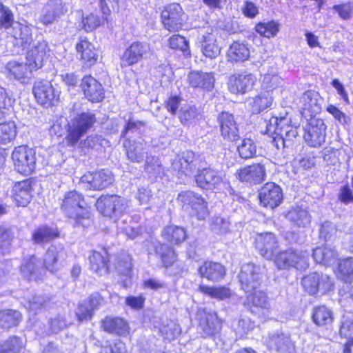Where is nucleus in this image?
<instances>
[{
  "label": "nucleus",
  "mask_w": 353,
  "mask_h": 353,
  "mask_svg": "<svg viewBox=\"0 0 353 353\" xmlns=\"http://www.w3.org/2000/svg\"><path fill=\"white\" fill-rule=\"evenodd\" d=\"M83 195L76 190L65 192L61 199V210L74 221V226L88 227L91 223L90 212L84 208Z\"/></svg>",
  "instance_id": "f257e3e1"
},
{
  "label": "nucleus",
  "mask_w": 353,
  "mask_h": 353,
  "mask_svg": "<svg viewBox=\"0 0 353 353\" xmlns=\"http://www.w3.org/2000/svg\"><path fill=\"white\" fill-rule=\"evenodd\" d=\"M97 121L95 113L87 110L77 114L68 123L66 140L69 145H74L79 143L81 137L87 133Z\"/></svg>",
  "instance_id": "f03ea898"
},
{
  "label": "nucleus",
  "mask_w": 353,
  "mask_h": 353,
  "mask_svg": "<svg viewBox=\"0 0 353 353\" xmlns=\"http://www.w3.org/2000/svg\"><path fill=\"white\" fill-rule=\"evenodd\" d=\"M309 254L301 250H288L276 254L275 264L279 269L294 268L305 270L309 266Z\"/></svg>",
  "instance_id": "7ed1b4c3"
},
{
  "label": "nucleus",
  "mask_w": 353,
  "mask_h": 353,
  "mask_svg": "<svg viewBox=\"0 0 353 353\" xmlns=\"http://www.w3.org/2000/svg\"><path fill=\"white\" fill-rule=\"evenodd\" d=\"M15 170L23 175H30L36 168V152L26 145L16 147L12 153Z\"/></svg>",
  "instance_id": "20e7f679"
},
{
  "label": "nucleus",
  "mask_w": 353,
  "mask_h": 353,
  "mask_svg": "<svg viewBox=\"0 0 353 353\" xmlns=\"http://www.w3.org/2000/svg\"><path fill=\"white\" fill-rule=\"evenodd\" d=\"M128 206L127 200L116 194L102 195L96 203L97 210L108 216L122 214L126 210Z\"/></svg>",
  "instance_id": "39448f33"
},
{
  "label": "nucleus",
  "mask_w": 353,
  "mask_h": 353,
  "mask_svg": "<svg viewBox=\"0 0 353 353\" xmlns=\"http://www.w3.org/2000/svg\"><path fill=\"white\" fill-rule=\"evenodd\" d=\"M177 201L183 207H190L199 220H203L208 215L207 203L201 195L190 190L182 191L178 194Z\"/></svg>",
  "instance_id": "423d86ee"
},
{
  "label": "nucleus",
  "mask_w": 353,
  "mask_h": 353,
  "mask_svg": "<svg viewBox=\"0 0 353 353\" xmlns=\"http://www.w3.org/2000/svg\"><path fill=\"white\" fill-rule=\"evenodd\" d=\"M305 290L310 295L318 292L325 294L333 288V282L327 274L312 272L304 276L301 281Z\"/></svg>",
  "instance_id": "0eeeda50"
},
{
  "label": "nucleus",
  "mask_w": 353,
  "mask_h": 353,
  "mask_svg": "<svg viewBox=\"0 0 353 353\" xmlns=\"http://www.w3.org/2000/svg\"><path fill=\"white\" fill-rule=\"evenodd\" d=\"M152 54L150 45L146 42L134 41L124 51L121 57L122 68L132 65Z\"/></svg>",
  "instance_id": "6e6552de"
},
{
  "label": "nucleus",
  "mask_w": 353,
  "mask_h": 353,
  "mask_svg": "<svg viewBox=\"0 0 353 353\" xmlns=\"http://www.w3.org/2000/svg\"><path fill=\"white\" fill-rule=\"evenodd\" d=\"M266 133L279 135L290 141L298 134L297 128L291 125V119L287 116L271 118L266 125Z\"/></svg>",
  "instance_id": "1a4fd4ad"
},
{
  "label": "nucleus",
  "mask_w": 353,
  "mask_h": 353,
  "mask_svg": "<svg viewBox=\"0 0 353 353\" xmlns=\"http://www.w3.org/2000/svg\"><path fill=\"white\" fill-rule=\"evenodd\" d=\"M199 159L192 151L183 152L181 157L175 159L172 167L179 179L185 181L195 170Z\"/></svg>",
  "instance_id": "9d476101"
},
{
  "label": "nucleus",
  "mask_w": 353,
  "mask_h": 353,
  "mask_svg": "<svg viewBox=\"0 0 353 353\" xmlns=\"http://www.w3.org/2000/svg\"><path fill=\"white\" fill-rule=\"evenodd\" d=\"M326 126L321 119L310 118L307 125L305 127L304 139L311 147H319L325 140Z\"/></svg>",
  "instance_id": "9b49d317"
},
{
  "label": "nucleus",
  "mask_w": 353,
  "mask_h": 353,
  "mask_svg": "<svg viewBox=\"0 0 353 353\" xmlns=\"http://www.w3.org/2000/svg\"><path fill=\"white\" fill-rule=\"evenodd\" d=\"M261 268L254 263L243 264L239 274L242 289L245 292H251L256 290L260 284Z\"/></svg>",
  "instance_id": "f8f14e48"
},
{
  "label": "nucleus",
  "mask_w": 353,
  "mask_h": 353,
  "mask_svg": "<svg viewBox=\"0 0 353 353\" xmlns=\"http://www.w3.org/2000/svg\"><path fill=\"white\" fill-rule=\"evenodd\" d=\"M235 176L241 182L256 185L265 181L266 170L261 163H254L238 169Z\"/></svg>",
  "instance_id": "ddd939ff"
},
{
  "label": "nucleus",
  "mask_w": 353,
  "mask_h": 353,
  "mask_svg": "<svg viewBox=\"0 0 353 353\" xmlns=\"http://www.w3.org/2000/svg\"><path fill=\"white\" fill-rule=\"evenodd\" d=\"M183 15V10L179 3H171L165 7L161 17L165 28L172 32L181 28Z\"/></svg>",
  "instance_id": "4468645a"
},
{
  "label": "nucleus",
  "mask_w": 353,
  "mask_h": 353,
  "mask_svg": "<svg viewBox=\"0 0 353 353\" xmlns=\"http://www.w3.org/2000/svg\"><path fill=\"white\" fill-rule=\"evenodd\" d=\"M217 121L219 124L221 135L228 141H236L240 138L237 122L232 114L222 112L219 114Z\"/></svg>",
  "instance_id": "2eb2a0df"
},
{
  "label": "nucleus",
  "mask_w": 353,
  "mask_h": 353,
  "mask_svg": "<svg viewBox=\"0 0 353 353\" xmlns=\"http://www.w3.org/2000/svg\"><path fill=\"white\" fill-rule=\"evenodd\" d=\"M256 81L252 73H235L229 77L228 89L233 94H245L252 90Z\"/></svg>",
  "instance_id": "dca6fc26"
},
{
  "label": "nucleus",
  "mask_w": 353,
  "mask_h": 353,
  "mask_svg": "<svg viewBox=\"0 0 353 353\" xmlns=\"http://www.w3.org/2000/svg\"><path fill=\"white\" fill-rule=\"evenodd\" d=\"M113 175L109 170H100L97 172H89L81 178L83 183H87L88 188L94 190H99L106 188L112 183Z\"/></svg>",
  "instance_id": "f3484780"
},
{
  "label": "nucleus",
  "mask_w": 353,
  "mask_h": 353,
  "mask_svg": "<svg viewBox=\"0 0 353 353\" xmlns=\"http://www.w3.org/2000/svg\"><path fill=\"white\" fill-rule=\"evenodd\" d=\"M194 179L199 187L206 190L216 188L223 181L220 172L211 167L199 168Z\"/></svg>",
  "instance_id": "a211bd4d"
},
{
  "label": "nucleus",
  "mask_w": 353,
  "mask_h": 353,
  "mask_svg": "<svg viewBox=\"0 0 353 353\" xmlns=\"http://www.w3.org/2000/svg\"><path fill=\"white\" fill-rule=\"evenodd\" d=\"M255 247L264 258L272 260L276 256L279 244L273 233L266 232L257 235L255 239Z\"/></svg>",
  "instance_id": "6ab92c4d"
},
{
  "label": "nucleus",
  "mask_w": 353,
  "mask_h": 353,
  "mask_svg": "<svg viewBox=\"0 0 353 353\" xmlns=\"http://www.w3.org/2000/svg\"><path fill=\"white\" fill-rule=\"evenodd\" d=\"M32 91L38 103L44 106L54 105L59 101V94L49 82H37Z\"/></svg>",
  "instance_id": "aec40b11"
},
{
  "label": "nucleus",
  "mask_w": 353,
  "mask_h": 353,
  "mask_svg": "<svg viewBox=\"0 0 353 353\" xmlns=\"http://www.w3.org/2000/svg\"><path fill=\"white\" fill-rule=\"evenodd\" d=\"M259 199L263 206L273 209L283 200L282 190L274 183H267L260 190Z\"/></svg>",
  "instance_id": "412c9836"
},
{
  "label": "nucleus",
  "mask_w": 353,
  "mask_h": 353,
  "mask_svg": "<svg viewBox=\"0 0 353 353\" xmlns=\"http://www.w3.org/2000/svg\"><path fill=\"white\" fill-rule=\"evenodd\" d=\"M32 46L27 52L26 59L33 68L37 69L43 66L44 60L47 58L49 51L48 43L43 39H35L32 42Z\"/></svg>",
  "instance_id": "4be33fe9"
},
{
  "label": "nucleus",
  "mask_w": 353,
  "mask_h": 353,
  "mask_svg": "<svg viewBox=\"0 0 353 353\" xmlns=\"http://www.w3.org/2000/svg\"><path fill=\"white\" fill-rule=\"evenodd\" d=\"M81 88L85 97L92 103L100 102L105 98L102 85L90 75L82 79Z\"/></svg>",
  "instance_id": "5701e85b"
},
{
  "label": "nucleus",
  "mask_w": 353,
  "mask_h": 353,
  "mask_svg": "<svg viewBox=\"0 0 353 353\" xmlns=\"http://www.w3.org/2000/svg\"><path fill=\"white\" fill-rule=\"evenodd\" d=\"M9 77L17 80L21 83H27L32 77V70L36 68L30 65V62L9 61L6 66Z\"/></svg>",
  "instance_id": "b1692460"
},
{
  "label": "nucleus",
  "mask_w": 353,
  "mask_h": 353,
  "mask_svg": "<svg viewBox=\"0 0 353 353\" xmlns=\"http://www.w3.org/2000/svg\"><path fill=\"white\" fill-rule=\"evenodd\" d=\"M66 258L67 253L61 245H51L44 255L43 264L46 270L54 272L59 269Z\"/></svg>",
  "instance_id": "393cba45"
},
{
  "label": "nucleus",
  "mask_w": 353,
  "mask_h": 353,
  "mask_svg": "<svg viewBox=\"0 0 353 353\" xmlns=\"http://www.w3.org/2000/svg\"><path fill=\"white\" fill-rule=\"evenodd\" d=\"M267 343L279 353H294L295 351L294 343L290 336L283 332H276L270 334Z\"/></svg>",
  "instance_id": "a878e982"
},
{
  "label": "nucleus",
  "mask_w": 353,
  "mask_h": 353,
  "mask_svg": "<svg viewBox=\"0 0 353 353\" xmlns=\"http://www.w3.org/2000/svg\"><path fill=\"white\" fill-rule=\"evenodd\" d=\"M128 159L132 162L141 163L148 155V145L144 140L131 141L126 139L123 142Z\"/></svg>",
  "instance_id": "bb28decb"
},
{
  "label": "nucleus",
  "mask_w": 353,
  "mask_h": 353,
  "mask_svg": "<svg viewBox=\"0 0 353 353\" xmlns=\"http://www.w3.org/2000/svg\"><path fill=\"white\" fill-rule=\"evenodd\" d=\"M188 81L194 88L210 91L214 88L215 78L213 72L193 71L189 73Z\"/></svg>",
  "instance_id": "cd10ccee"
},
{
  "label": "nucleus",
  "mask_w": 353,
  "mask_h": 353,
  "mask_svg": "<svg viewBox=\"0 0 353 353\" xmlns=\"http://www.w3.org/2000/svg\"><path fill=\"white\" fill-rule=\"evenodd\" d=\"M301 108L303 110V114L310 118L315 117V115L321 112V107L319 103V96L317 92L307 91L300 99Z\"/></svg>",
  "instance_id": "c85d7f7f"
},
{
  "label": "nucleus",
  "mask_w": 353,
  "mask_h": 353,
  "mask_svg": "<svg viewBox=\"0 0 353 353\" xmlns=\"http://www.w3.org/2000/svg\"><path fill=\"white\" fill-rule=\"evenodd\" d=\"M200 43L201 52L205 57L214 59L220 55L221 48L217 43L215 32H205L201 37Z\"/></svg>",
  "instance_id": "c756f323"
},
{
  "label": "nucleus",
  "mask_w": 353,
  "mask_h": 353,
  "mask_svg": "<svg viewBox=\"0 0 353 353\" xmlns=\"http://www.w3.org/2000/svg\"><path fill=\"white\" fill-rule=\"evenodd\" d=\"M248 301L252 304V312L265 319L270 314V303L266 294L258 291L251 294L248 297Z\"/></svg>",
  "instance_id": "7c9ffc66"
},
{
  "label": "nucleus",
  "mask_w": 353,
  "mask_h": 353,
  "mask_svg": "<svg viewBox=\"0 0 353 353\" xmlns=\"http://www.w3.org/2000/svg\"><path fill=\"white\" fill-rule=\"evenodd\" d=\"M31 182L25 180L16 183L12 189V197L17 206H26L32 198Z\"/></svg>",
  "instance_id": "2f4dec72"
},
{
  "label": "nucleus",
  "mask_w": 353,
  "mask_h": 353,
  "mask_svg": "<svg viewBox=\"0 0 353 353\" xmlns=\"http://www.w3.org/2000/svg\"><path fill=\"white\" fill-rule=\"evenodd\" d=\"M198 273L202 278L212 281H218L223 278L226 270L220 263L208 261L199 267Z\"/></svg>",
  "instance_id": "473e14b6"
},
{
  "label": "nucleus",
  "mask_w": 353,
  "mask_h": 353,
  "mask_svg": "<svg viewBox=\"0 0 353 353\" xmlns=\"http://www.w3.org/2000/svg\"><path fill=\"white\" fill-rule=\"evenodd\" d=\"M76 49L80 58L88 66L94 65L98 58L97 51L94 46L84 37H81L80 41L76 45Z\"/></svg>",
  "instance_id": "72a5a7b5"
},
{
  "label": "nucleus",
  "mask_w": 353,
  "mask_h": 353,
  "mask_svg": "<svg viewBox=\"0 0 353 353\" xmlns=\"http://www.w3.org/2000/svg\"><path fill=\"white\" fill-rule=\"evenodd\" d=\"M199 325L206 336H212L221 329V321L216 313L200 312Z\"/></svg>",
  "instance_id": "f704fd0d"
},
{
  "label": "nucleus",
  "mask_w": 353,
  "mask_h": 353,
  "mask_svg": "<svg viewBox=\"0 0 353 353\" xmlns=\"http://www.w3.org/2000/svg\"><path fill=\"white\" fill-rule=\"evenodd\" d=\"M250 56L248 44L245 42L234 41L227 51V57L230 62H243Z\"/></svg>",
  "instance_id": "c9c22d12"
},
{
  "label": "nucleus",
  "mask_w": 353,
  "mask_h": 353,
  "mask_svg": "<svg viewBox=\"0 0 353 353\" xmlns=\"http://www.w3.org/2000/svg\"><path fill=\"white\" fill-rule=\"evenodd\" d=\"M12 34L15 40V44L23 48L30 46L33 41L31 28L19 22L14 23Z\"/></svg>",
  "instance_id": "e433bc0d"
},
{
  "label": "nucleus",
  "mask_w": 353,
  "mask_h": 353,
  "mask_svg": "<svg viewBox=\"0 0 353 353\" xmlns=\"http://www.w3.org/2000/svg\"><path fill=\"white\" fill-rule=\"evenodd\" d=\"M41 270L42 267L41 262L34 255L24 260L21 265V273L23 276L27 278L29 281H37L40 279Z\"/></svg>",
  "instance_id": "4c0bfd02"
},
{
  "label": "nucleus",
  "mask_w": 353,
  "mask_h": 353,
  "mask_svg": "<svg viewBox=\"0 0 353 353\" xmlns=\"http://www.w3.org/2000/svg\"><path fill=\"white\" fill-rule=\"evenodd\" d=\"M90 268L97 274L103 275L108 273V253L103 250V253L93 251L89 257Z\"/></svg>",
  "instance_id": "58836bf2"
},
{
  "label": "nucleus",
  "mask_w": 353,
  "mask_h": 353,
  "mask_svg": "<svg viewBox=\"0 0 353 353\" xmlns=\"http://www.w3.org/2000/svg\"><path fill=\"white\" fill-rule=\"evenodd\" d=\"M102 324L103 329L110 333L124 335L128 331V325L123 319L106 317Z\"/></svg>",
  "instance_id": "ea45409f"
},
{
  "label": "nucleus",
  "mask_w": 353,
  "mask_h": 353,
  "mask_svg": "<svg viewBox=\"0 0 353 353\" xmlns=\"http://www.w3.org/2000/svg\"><path fill=\"white\" fill-rule=\"evenodd\" d=\"M285 218L297 227H305L310 223V216L306 210L293 208L285 214Z\"/></svg>",
  "instance_id": "a19ab883"
},
{
  "label": "nucleus",
  "mask_w": 353,
  "mask_h": 353,
  "mask_svg": "<svg viewBox=\"0 0 353 353\" xmlns=\"http://www.w3.org/2000/svg\"><path fill=\"white\" fill-rule=\"evenodd\" d=\"M314 261L325 265L334 263L337 258V252L330 247H319L313 250Z\"/></svg>",
  "instance_id": "79ce46f5"
},
{
  "label": "nucleus",
  "mask_w": 353,
  "mask_h": 353,
  "mask_svg": "<svg viewBox=\"0 0 353 353\" xmlns=\"http://www.w3.org/2000/svg\"><path fill=\"white\" fill-rule=\"evenodd\" d=\"M22 319L21 313L14 310H0V327L9 330L17 326Z\"/></svg>",
  "instance_id": "37998d69"
},
{
  "label": "nucleus",
  "mask_w": 353,
  "mask_h": 353,
  "mask_svg": "<svg viewBox=\"0 0 353 353\" xmlns=\"http://www.w3.org/2000/svg\"><path fill=\"white\" fill-rule=\"evenodd\" d=\"M312 318L316 325L327 326L332 323L334 316L330 309L325 305H321L313 310Z\"/></svg>",
  "instance_id": "c03bdc74"
},
{
  "label": "nucleus",
  "mask_w": 353,
  "mask_h": 353,
  "mask_svg": "<svg viewBox=\"0 0 353 353\" xmlns=\"http://www.w3.org/2000/svg\"><path fill=\"white\" fill-rule=\"evenodd\" d=\"M59 236V232L47 225H41L32 233V239L36 244L48 243Z\"/></svg>",
  "instance_id": "a18cd8bd"
},
{
  "label": "nucleus",
  "mask_w": 353,
  "mask_h": 353,
  "mask_svg": "<svg viewBox=\"0 0 353 353\" xmlns=\"http://www.w3.org/2000/svg\"><path fill=\"white\" fill-rule=\"evenodd\" d=\"M200 115V111L195 105L186 104L181 108L178 117L183 125L189 126L192 124Z\"/></svg>",
  "instance_id": "49530a36"
},
{
  "label": "nucleus",
  "mask_w": 353,
  "mask_h": 353,
  "mask_svg": "<svg viewBox=\"0 0 353 353\" xmlns=\"http://www.w3.org/2000/svg\"><path fill=\"white\" fill-rule=\"evenodd\" d=\"M163 236L170 243L179 244L184 241L187 235L185 230L176 225H170L164 228Z\"/></svg>",
  "instance_id": "de8ad7c7"
},
{
  "label": "nucleus",
  "mask_w": 353,
  "mask_h": 353,
  "mask_svg": "<svg viewBox=\"0 0 353 353\" xmlns=\"http://www.w3.org/2000/svg\"><path fill=\"white\" fill-rule=\"evenodd\" d=\"M155 252L160 255L161 259L165 267L171 266L176 260L174 251L169 245L157 243L154 245Z\"/></svg>",
  "instance_id": "09e8293b"
},
{
  "label": "nucleus",
  "mask_w": 353,
  "mask_h": 353,
  "mask_svg": "<svg viewBox=\"0 0 353 353\" xmlns=\"http://www.w3.org/2000/svg\"><path fill=\"white\" fill-rule=\"evenodd\" d=\"M232 327L236 336L242 339L254 328L255 323L248 317H241L233 321Z\"/></svg>",
  "instance_id": "8fccbe9b"
},
{
  "label": "nucleus",
  "mask_w": 353,
  "mask_h": 353,
  "mask_svg": "<svg viewBox=\"0 0 353 353\" xmlns=\"http://www.w3.org/2000/svg\"><path fill=\"white\" fill-rule=\"evenodd\" d=\"M109 145V141L99 134H90L85 139L82 140L79 143V147L84 148H92L100 150Z\"/></svg>",
  "instance_id": "3c124183"
},
{
  "label": "nucleus",
  "mask_w": 353,
  "mask_h": 353,
  "mask_svg": "<svg viewBox=\"0 0 353 353\" xmlns=\"http://www.w3.org/2000/svg\"><path fill=\"white\" fill-rule=\"evenodd\" d=\"M23 347L21 338L12 336L0 341V353H19Z\"/></svg>",
  "instance_id": "603ef678"
},
{
  "label": "nucleus",
  "mask_w": 353,
  "mask_h": 353,
  "mask_svg": "<svg viewBox=\"0 0 353 353\" xmlns=\"http://www.w3.org/2000/svg\"><path fill=\"white\" fill-rule=\"evenodd\" d=\"M144 170L150 178L156 179L163 174V168L158 157L155 156L146 157Z\"/></svg>",
  "instance_id": "864d4df0"
},
{
  "label": "nucleus",
  "mask_w": 353,
  "mask_h": 353,
  "mask_svg": "<svg viewBox=\"0 0 353 353\" xmlns=\"http://www.w3.org/2000/svg\"><path fill=\"white\" fill-rule=\"evenodd\" d=\"M199 289L201 292L221 300L229 298L231 295L230 290L225 286L210 287L201 285Z\"/></svg>",
  "instance_id": "5fc2aeb1"
},
{
  "label": "nucleus",
  "mask_w": 353,
  "mask_h": 353,
  "mask_svg": "<svg viewBox=\"0 0 353 353\" xmlns=\"http://www.w3.org/2000/svg\"><path fill=\"white\" fill-rule=\"evenodd\" d=\"M17 128L14 122L0 123V144H8L16 137Z\"/></svg>",
  "instance_id": "6e6d98bb"
},
{
  "label": "nucleus",
  "mask_w": 353,
  "mask_h": 353,
  "mask_svg": "<svg viewBox=\"0 0 353 353\" xmlns=\"http://www.w3.org/2000/svg\"><path fill=\"white\" fill-rule=\"evenodd\" d=\"M13 239L14 233L10 228L0 226V254H6L10 252Z\"/></svg>",
  "instance_id": "4d7b16f0"
},
{
  "label": "nucleus",
  "mask_w": 353,
  "mask_h": 353,
  "mask_svg": "<svg viewBox=\"0 0 353 353\" xmlns=\"http://www.w3.org/2000/svg\"><path fill=\"white\" fill-rule=\"evenodd\" d=\"M132 259L126 253L121 254L115 260V269L119 274L130 276L132 272Z\"/></svg>",
  "instance_id": "13d9d810"
},
{
  "label": "nucleus",
  "mask_w": 353,
  "mask_h": 353,
  "mask_svg": "<svg viewBox=\"0 0 353 353\" xmlns=\"http://www.w3.org/2000/svg\"><path fill=\"white\" fill-rule=\"evenodd\" d=\"M241 158L248 159L253 157L256 152V146L251 139H244L237 148Z\"/></svg>",
  "instance_id": "bf43d9fd"
},
{
  "label": "nucleus",
  "mask_w": 353,
  "mask_h": 353,
  "mask_svg": "<svg viewBox=\"0 0 353 353\" xmlns=\"http://www.w3.org/2000/svg\"><path fill=\"white\" fill-rule=\"evenodd\" d=\"M279 30V24L274 21L268 23H259L255 27V30L261 35L270 38L274 37Z\"/></svg>",
  "instance_id": "052dcab7"
},
{
  "label": "nucleus",
  "mask_w": 353,
  "mask_h": 353,
  "mask_svg": "<svg viewBox=\"0 0 353 353\" xmlns=\"http://www.w3.org/2000/svg\"><path fill=\"white\" fill-rule=\"evenodd\" d=\"M273 97L269 91L261 92L254 99L253 108L260 112L271 106Z\"/></svg>",
  "instance_id": "680f3d73"
},
{
  "label": "nucleus",
  "mask_w": 353,
  "mask_h": 353,
  "mask_svg": "<svg viewBox=\"0 0 353 353\" xmlns=\"http://www.w3.org/2000/svg\"><path fill=\"white\" fill-rule=\"evenodd\" d=\"M15 23L12 10L0 2V26L8 29L13 28Z\"/></svg>",
  "instance_id": "e2e57ef3"
},
{
  "label": "nucleus",
  "mask_w": 353,
  "mask_h": 353,
  "mask_svg": "<svg viewBox=\"0 0 353 353\" xmlns=\"http://www.w3.org/2000/svg\"><path fill=\"white\" fill-rule=\"evenodd\" d=\"M103 17H99L93 13L90 14L82 20V28L87 32L92 31L99 26L101 23L107 19L108 15L103 14Z\"/></svg>",
  "instance_id": "0e129e2a"
},
{
  "label": "nucleus",
  "mask_w": 353,
  "mask_h": 353,
  "mask_svg": "<svg viewBox=\"0 0 353 353\" xmlns=\"http://www.w3.org/2000/svg\"><path fill=\"white\" fill-rule=\"evenodd\" d=\"M282 82L281 78L276 74H266L264 75L262 80V87L265 91L274 90Z\"/></svg>",
  "instance_id": "69168bd1"
},
{
  "label": "nucleus",
  "mask_w": 353,
  "mask_h": 353,
  "mask_svg": "<svg viewBox=\"0 0 353 353\" xmlns=\"http://www.w3.org/2000/svg\"><path fill=\"white\" fill-rule=\"evenodd\" d=\"M49 301L50 299L47 296L42 295H34L28 300L27 307L30 311L33 312L34 313H37L39 310L44 307Z\"/></svg>",
  "instance_id": "338daca9"
},
{
  "label": "nucleus",
  "mask_w": 353,
  "mask_h": 353,
  "mask_svg": "<svg viewBox=\"0 0 353 353\" xmlns=\"http://www.w3.org/2000/svg\"><path fill=\"white\" fill-rule=\"evenodd\" d=\"M339 270L346 276L345 280L351 282L353 280V258H347L341 261L339 264Z\"/></svg>",
  "instance_id": "774afa93"
}]
</instances>
